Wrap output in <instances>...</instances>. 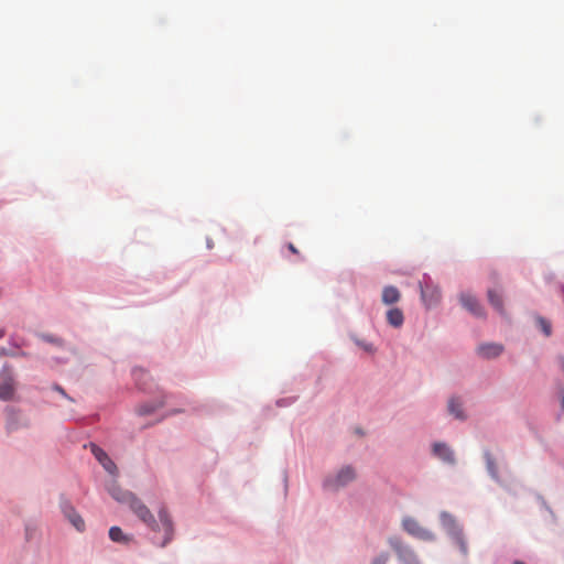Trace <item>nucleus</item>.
Segmentation results:
<instances>
[{
    "label": "nucleus",
    "instance_id": "1",
    "mask_svg": "<svg viewBox=\"0 0 564 564\" xmlns=\"http://www.w3.org/2000/svg\"><path fill=\"white\" fill-rule=\"evenodd\" d=\"M131 511L152 531L160 530V525L150 509L134 495L128 503Z\"/></svg>",
    "mask_w": 564,
    "mask_h": 564
},
{
    "label": "nucleus",
    "instance_id": "2",
    "mask_svg": "<svg viewBox=\"0 0 564 564\" xmlns=\"http://www.w3.org/2000/svg\"><path fill=\"white\" fill-rule=\"evenodd\" d=\"M388 543L403 564H420L414 551L409 545L404 544L401 538L397 535L390 536Z\"/></svg>",
    "mask_w": 564,
    "mask_h": 564
},
{
    "label": "nucleus",
    "instance_id": "3",
    "mask_svg": "<svg viewBox=\"0 0 564 564\" xmlns=\"http://www.w3.org/2000/svg\"><path fill=\"white\" fill-rule=\"evenodd\" d=\"M402 529L410 535L422 541H433L435 535L427 529L423 528L419 521L412 517L402 519Z\"/></svg>",
    "mask_w": 564,
    "mask_h": 564
},
{
    "label": "nucleus",
    "instance_id": "4",
    "mask_svg": "<svg viewBox=\"0 0 564 564\" xmlns=\"http://www.w3.org/2000/svg\"><path fill=\"white\" fill-rule=\"evenodd\" d=\"M421 297L427 307L436 305L441 300V291L430 279L420 282Z\"/></svg>",
    "mask_w": 564,
    "mask_h": 564
},
{
    "label": "nucleus",
    "instance_id": "5",
    "mask_svg": "<svg viewBox=\"0 0 564 564\" xmlns=\"http://www.w3.org/2000/svg\"><path fill=\"white\" fill-rule=\"evenodd\" d=\"M440 519H441V523L442 525L452 534H456L457 535V540L459 542V545H460V550L466 553L467 552V547H466V544L465 542L463 541V539L459 536L460 534V529L458 527V524L456 523V520L455 518L449 514L448 512L446 511H443L441 512L440 514Z\"/></svg>",
    "mask_w": 564,
    "mask_h": 564
},
{
    "label": "nucleus",
    "instance_id": "6",
    "mask_svg": "<svg viewBox=\"0 0 564 564\" xmlns=\"http://www.w3.org/2000/svg\"><path fill=\"white\" fill-rule=\"evenodd\" d=\"M459 299H460L462 305L467 311H469L473 315H475L477 317L485 316L484 307L480 305V303L474 295H471L469 293H462Z\"/></svg>",
    "mask_w": 564,
    "mask_h": 564
},
{
    "label": "nucleus",
    "instance_id": "7",
    "mask_svg": "<svg viewBox=\"0 0 564 564\" xmlns=\"http://www.w3.org/2000/svg\"><path fill=\"white\" fill-rule=\"evenodd\" d=\"M91 453L102 467L111 475H117L118 468L108 454L96 445H91Z\"/></svg>",
    "mask_w": 564,
    "mask_h": 564
},
{
    "label": "nucleus",
    "instance_id": "8",
    "mask_svg": "<svg viewBox=\"0 0 564 564\" xmlns=\"http://www.w3.org/2000/svg\"><path fill=\"white\" fill-rule=\"evenodd\" d=\"M355 477H356V473H355L354 468L350 466H346V467H343L338 471V474L336 475L334 480H332L329 482V485L335 488L343 487V486H346L347 484H349L350 481H352L355 479Z\"/></svg>",
    "mask_w": 564,
    "mask_h": 564
},
{
    "label": "nucleus",
    "instance_id": "9",
    "mask_svg": "<svg viewBox=\"0 0 564 564\" xmlns=\"http://www.w3.org/2000/svg\"><path fill=\"white\" fill-rule=\"evenodd\" d=\"M62 511L65 514V517L70 521V523L78 530L83 531L85 528V522L82 519V517L76 512L74 507L65 501L62 503Z\"/></svg>",
    "mask_w": 564,
    "mask_h": 564
},
{
    "label": "nucleus",
    "instance_id": "10",
    "mask_svg": "<svg viewBox=\"0 0 564 564\" xmlns=\"http://www.w3.org/2000/svg\"><path fill=\"white\" fill-rule=\"evenodd\" d=\"M159 518H160V522L163 527V530L165 532V536H164V540L161 545L165 546L173 538V532H174L173 522H172L165 508H162L159 511Z\"/></svg>",
    "mask_w": 564,
    "mask_h": 564
},
{
    "label": "nucleus",
    "instance_id": "11",
    "mask_svg": "<svg viewBox=\"0 0 564 564\" xmlns=\"http://www.w3.org/2000/svg\"><path fill=\"white\" fill-rule=\"evenodd\" d=\"M433 453L435 456H437L444 463H447V464L455 463V456H454L453 451L451 449L449 446H447L444 443H435L433 445Z\"/></svg>",
    "mask_w": 564,
    "mask_h": 564
},
{
    "label": "nucleus",
    "instance_id": "12",
    "mask_svg": "<svg viewBox=\"0 0 564 564\" xmlns=\"http://www.w3.org/2000/svg\"><path fill=\"white\" fill-rule=\"evenodd\" d=\"M502 346L499 344H482L477 351L482 358H496L502 352Z\"/></svg>",
    "mask_w": 564,
    "mask_h": 564
},
{
    "label": "nucleus",
    "instance_id": "13",
    "mask_svg": "<svg viewBox=\"0 0 564 564\" xmlns=\"http://www.w3.org/2000/svg\"><path fill=\"white\" fill-rule=\"evenodd\" d=\"M26 420H24L19 412L10 410L8 413L7 429L12 432L18 430L20 426H28Z\"/></svg>",
    "mask_w": 564,
    "mask_h": 564
},
{
    "label": "nucleus",
    "instance_id": "14",
    "mask_svg": "<svg viewBox=\"0 0 564 564\" xmlns=\"http://www.w3.org/2000/svg\"><path fill=\"white\" fill-rule=\"evenodd\" d=\"M381 299L386 305H392L400 301L401 293L395 286L389 285L383 288Z\"/></svg>",
    "mask_w": 564,
    "mask_h": 564
},
{
    "label": "nucleus",
    "instance_id": "15",
    "mask_svg": "<svg viewBox=\"0 0 564 564\" xmlns=\"http://www.w3.org/2000/svg\"><path fill=\"white\" fill-rule=\"evenodd\" d=\"M109 494L111 495V497L113 499H116L117 501L121 502V503H129L131 501V499L134 497V495L130 491H127V490H123L121 488H119L116 484H113L110 488H109Z\"/></svg>",
    "mask_w": 564,
    "mask_h": 564
},
{
    "label": "nucleus",
    "instance_id": "16",
    "mask_svg": "<svg viewBox=\"0 0 564 564\" xmlns=\"http://www.w3.org/2000/svg\"><path fill=\"white\" fill-rule=\"evenodd\" d=\"M488 302L490 305L501 315H505V307H503V301L502 295L498 293L496 290L490 289L488 290Z\"/></svg>",
    "mask_w": 564,
    "mask_h": 564
},
{
    "label": "nucleus",
    "instance_id": "17",
    "mask_svg": "<svg viewBox=\"0 0 564 564\" xmlns=\"http://www.w3.org/2000/svg\"><path fill=\"white\" fill-rule=\"evenodd\" d=\"M387 321L393 327H401L404 322L403 312L398 307L390 308L387 312Z\"/></svg>",
    "mask_w": 564,
    "mask_h": 564
},
{
    "label": "nucleus",
    "instance_id": "18",
    "mask_svg": "<svg viewBox=\"0 0 564 564\" xmlns=\"http://www.w3.org/2000/svg\"><path fill=\"white\" fill-rule=\"evenodd\" d=\"M109 538L117 543L128 544L131 538L122 532L119 527H111L109 529Z\"/></svg>",
    "mask_w": 564,
    "mask_h": 564
},
{
    "label": "nucleus",
    "instance_id": "19",
    "mask_svg": "<svg viewBox=\"0 0 564 564\" xmlns=\"http://www.w3.org/2000/svg\"><path fill=\"white\" fill-rule=\"evenodd\" d=\"M448 411L451 414H453L456 419L463 420L465 419L463 409H462V402L458 398H451L448 401Z\"/></svg>",
    "mask_w": 564,
    "mask_h": 564
},
{
    "label": "nucleus",
    "instance_id": "20",
    "mask_svg": "<svg viewBox=\"0 0 564 564\" xmlns=\"http://www.w3.org/2000/svg\"><path fill=\"white\" fill-rule=\"evenodd\" d=\"M484 455H485L487 470L494 478H497L498 477V467H497V464H496V460H495L492 454L489 451H486Z\"/></svg>",
    "mask_w": 564,
    "mask_h": 564
},
{
    "label": "nucleus",
    "instance_id": "21",
    "mask_svg": "<svg viewBox=\"0 0 564 564\" xmlns=\"http://www.w3.org/2000/svg\"><path fill=\"white\" fill-rule=\"evenodd\" d=\"M14 393V388L11 383H6L3 386H0V400H10L12 399Z\"/></svg>",
    "mask_w": 564,
    "mask_h": 564
},
{
    "label": "nucleus",
    "instance_id": "22",
    "mask_svg": "<svg viewBox=\"0 0 564 564\" xmlns=\"http://www.w3.org/2000/svg\"><path fill=\"white\" fill-rule=\"evenodd\" d=\"M536 322H538V325L540 326V328L542 329V332L546 336H550L551 335V324H550V322L546 321L543 317H538Z\"/></svg>",
    "mask_w": 564,
    "mask_h": 564
},
{
    "label": "nucleus",
    "instance_id": "23",
    "mask_svg": "<svg viewBox=\"0 0 564 564\" xmlns=\"http://www.w3.org/2000/svg\"><path fill=\"white\" fill-rule=\"evenodd\" d=\"M162 406V403L152 405V404H143L138 409V412L142 415L150 414L154 412L158 408Z\"/></svg>",
    "mask_w": 564,
    "mask_h": 564
},
{
    "label": "nucleus",
    "instance_id": "24",
    "mask_svg": "<svg viewBox=\"0 0 564 564\" xmlns=\"http://www.w3.org/2000/svg\"><path fill=\"white\" fill-rule=\"evenodd\" d=\"M389 561L388 553H381L372 560L371 564H387Z\"/></svg>",
    "mask_w": 564,
    "mask_h": 564
},
{
    "label": "nucleus",
    "instance_id": "25",
    "mask_svg": "<svg viewBox=\"0 0 564 564\" xmlns=\"http://www.w3.org/2000/svg\"><path fill=\"white\" fill-rule=\"evenodd\" d=\"M42 338L46 341H50V343H54V344H57V345H62V340L58 339V338H55L51 335H42Z\"/></svg>",
    "mask_w": 564,
    "mask_h": 564
},
{
    "label": "nucleus",
    "instance_id": "26",
    "mask_svg": "<svg viewBox=\"0 0 564 564\" xmlns=\"http://www.w3.org/2000/svg\"><path fill=\"white\" fill-rule=\"evenodd\" d=\"M54 390L57 391L58 393H61L63 397H67L65 390L61 386L55 384Z\"/></svg>",
    "mask_w": 564,
    "mask_h": 564
},
{
    "label": "nucleus",
    "instance_id": "27",
    "mask_svg": "<svg viewBox=\"0 0 564 564\" xmlns=\"http://www.w3.org/2000/svg\"><path fill=\"white\" fill-rule=\"evenodd\" d=\"M288 249H289L292 253H294V254H299V250L295 248V246H294L293 243H291V242H290V243L288 245Z\"/></svg>",
    "mask_w": 564,
    "mask_h": 564
},
{
    "label": "nucleus",
    "instance_id": "28",
    "mask_svg": "<svg viewBox=\"0 0 564 564\" xmlns=\"http://www.w3.org/2000/svg\"><path fill=\"white\" fill-rule=\"evenodd\" d=\"M133 375H134V377L138 379L140 376L145 375V372H144L143 370H141V369H140V370H134Z\"/></svg>",
    "mask_w": 564,
    "mask_h": 564
},
{
    "label": "nucleus",
    "instance_id": "29",
    "mask_svg": "<svg viewBox=\"0 0 564 564\" xmlns=\"http://www.w3.org/2000/svg\"><path fill=\"white\" fill-rule=\"evenodd\" d=\"M6 332L3 328H0V339L4 336Z\"/></svg>",
    "mask_w": 564,
    "mask_h": 564
},
{
    "label": "nucleus",
    "instance_id": "30",
    "mask_svg": "<svg viewBox=\"0 0 564 564\" xmlns=\"http://www.w3.org/2000/svg\"><path fill=\"white\" fill-rule=\"evenodd\" d=\"M364 348H365L366 350H369V351L371 350V346H368V345H365V346H364Z\"/></svg>",
    "mask_w": 564,
    "mask_h": 564
},
{
    "label": "nucleus",
    "instance_id": "31",
    "mask_svg": "<svg viewBox=\"0 0 564 564\" xmlns=\"http://www.w3.org/2000/svg\"><path fill=\"white\" fill-rule=\"evenodd\" d=\"M513 564H524V563H523V562L518 561V562H514Z\"/></svg>",
    "mask_w": 564,
    "mask_h": 564
}]
</instances>
